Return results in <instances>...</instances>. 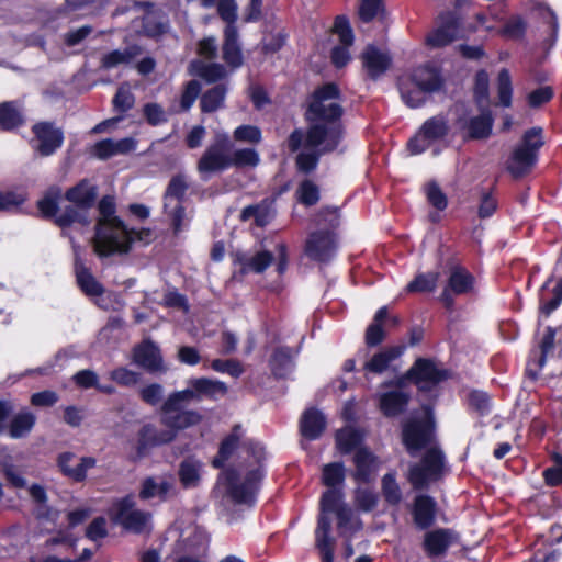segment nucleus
I'll return each mask as SVG.
<instances>
[{
  "label": "nucleus",
  "instance_id": "nucleus-1",
  "mask_svg": "<svg viewBox=\"0 0 562 562\" xmlns=\"http://www.w3.org/2000/svg\"><path fill=\"white\" fill-rule=\"evenodd\" d=\"M342 93L334 81L317 86L307 98L305 120L310 123L305 134V146L321 149L300 153L295 158L300 172L310 175L319 162L323 154L333 153L341 143L345 134L342 116L345 110L336 101L341 100Z\"/></svg>",
  "mask_w": 562,
  "mask_h": 562
},
{
  "label": "nucleus",
  "instance_id": "nucleus-7",
  "mask_svg": "<svg viewBox=\"0 0 562 562\" xmlns=\"http://www.w3.org/2000/svg\"><path fill=\"white\" fill-rule=\"evenodd\" d=\"M423 417H408L401 423V441L409 456H416L428 447L436 438V420L432 407L423 406Z\"/></svg>",
  "mask_w": 562,
  "mask_h": 562
},
{
  "label": "nucleus",
  "instance_id": "nucleus-14",
  "mask_svg": "<svg viewBox=\"0 0 562 562\" xmlns=\"http://www.w3.org/2000/svg\"><path fill=\"white\" fill-rule=\"evenodd\" d=\"M304 252L312 261L330 262L337 252L336 234L329 229L312 232L305 241Z\"/></svg>",
  "mask_w": 562,
  "mask_h": 562
},
{
  "label": "nucleus",
  "instance_id": "nucleus-29",
  "mask_svg": "<svg viewBox=\"0 0 562 562\" xmlns=\"http://www.w3.org/2000/svg\"><path fill=\"white\" fill-rule=\"evenodd\" d=\"M494 117L490 110L469 119L468 133L463 134L464 140L486 139L492 135Z\"/></svg>",
  "mask_w": 562,
  "mask_h": 562
},
{
  "label": "nucleus",
  "instance_id": "nucleus-31",
  "mask_svg": "<svg viewBox=\"0 0 562 562\" xmlns=\"http://www.w3.org/2000/svg\"><path fill=\"white\" fill-rule=\"evenodd\" d=\"M404 351L402 346L386 347L373 355L363 366L366 372L381 374L386 371L392 361L400 358Z\"/></svg>",
  "mask_w": 562,
  "mask_h": 562
},
{
  "label": "nucleus",
  "instance_id": "nucleus-52",
  "mask_svg": "<svg viewBox=\"0 0 562 562\" xmlns=\"http://www.w3.org/2000/svg\"><path fill=\"white\" fill-rule=\"evenodd\" d=\"M362 437L359 431L351 429L346 432H339L336 437L337 449L341 454H349L362 447Z\"/></svg>",
  "mask_w": 562,
  "mask_h": 562
},
{
  "label": "nucleus",
  "instance_id": "nucleus-13",
  "mask_svg": "<svg viewBox=\"0 0 562 562\" xmlns=\"http://www.w3.org/2000/svg\"><path fill=\"white\" fill-rule=\"evenodd\" d=\"M266 474V448L262 443L248 439V507L255 505Z\"/></svg>",
  "mask_w": 562,
  "mask_h": 562
},
{
  "label": "nucleus",
  "instance_id": "nucleus-21",
  "mask_svg": "<svg viewBox=\"0 0 562 562\" xmlns=\"http://www.w3.org/2000/svg\"><path fill=\"white\" fill-rule=\"evenodd\" d=\"M32 130L38 142L36 149L42 156H49L61 146L64 140L63 131L52 123H38Z\"/></svg>",
  "mask_w": 562,
  "mask_h": 562
},
{
  "label": "nucleus",
  "instance_id": "nucleus-23",
  "mask_svg": "<svg viewBox=\"0 0 562 562\" xmlns=\"http://www.w3.org/2000/svg\"><path fill=\"white\" fill-rule=\"evenodd\" d=\"M76 459L75 453L64 452L59 454L57 463L61 473L75 482H82L87 477V471L92 469L97 460L93 457H82L77 464H72Z\"/></svg>",
  "mask_w": 562,
  "mask_h": 562
},
{
  "label": "nucleus",
  "instance_id": "nucleus-10",
  "mask_svg": "<svg viewBox=\"0 0 562 562\" xmlns=\"http://www.w3.org/2000/svg\"><path fill=\"white\" fill-rule=\"evenodd\" d=\"M475 277L459 262L449 265V276L442 289L439 301L448 312L454 311L456 296L469 295L475 291Z\"/></svg>",
  "mask_w": 562,
  "mask_h": 562
},
{
  "label": "nucleus",
  "instance_id": "nucleus-57",
  "mask_svg": "<svg viewBox=\"0 0 562 562\" xmlns=\"http://www.w3.org/2000/svg\"><path fill=\"white\" fill-rule=\"evenodd\" d=\"M227 484V492L236 503H243L246 499V488L244 484H238V475L232 470L227 469L222 474Z\"/></svg>",
  "mask_w": 562,
  "mask_h": 562
},
{
  "label": "nucleus",
  "instance_id": "nucleus-51",
  "mask_svg": "<svg viewBox=\"0 0 562 562\" xmlns=\"http://www.w3.org/2000/svg\"><path fill=\"white\" fill-rule=\"evenodd\" d=\"M296 196L297 201L304 206H313L321 199L319 188L312 180L305 179L299 184Z\"/></svg>",
  "mask_w": 562,
  "mask_h": 562
},
{
  "label": "nucleus",
  "instance_id": "nucleus-4",
  "mask_svg": "<svg viewBox=\"0 0 562 562\" xmlns=\"http://www.w3.org/2000/svg\"><path fill=\"white\" fill-rule=\"evenodd\" d=\"M449 369L439 368L431 358L418 357L402 375L386 381L383 386L403 391L408 383L414 384L419 393H428L438 384L451 379Z\"/></svg>",
  "mask_w": 562,
  "mask_h": 562
},
{
  "label": "nucleus",
  "instance_id": "nucleus-25",
  "mask_svg": "<svg viewBox=\"0 0 562 562\" xmlns=\"http://www.w3.org/2000/svg\"><path fill=\"white\" fill-rule=\"evenodd\" d=\"M326 417L316 407L304 411L300 418V432L305 439L313 441L318 439L326 429Z\"/></svg>",
  "mask_w": 562,
  "mask_h": 562
},
{
  "label": "nucleus",
  "instance_id": "nucleus-34",
  "mask_svg": "<svg viewBox=\"0 0 562 562\" xmlns=\"http://www.w3.org/2000/svg\"><path fill=\"white\" fill-rule=\"evenodd\" d=\"M75 273L79 288L88 296H100L104 293L103 285L92 276L90 270L79 260L75 262Z\"/></svg>",
  "mask_w": 562,
  "mask_h": 562
},
{
  "label": "nucleus",
  "instance_id": "nucleus-38",
  "mask_svg": "<svg viewBox=\"0 0 562 562\" xmlns=\"http://www.w3.org/2000/svg\"><path fill=\"white\" fill-rule=\"evenodd\" d=\"M540 313L549 316L562 303V278H560L552 290L548 289V282L540 290Z\"/></svg>",
  "mask_w": 562,
  "mask_h": 562
},
{
  "label": "nucleus",
  "instance_id": "nucleus-24",
  "mask_svg": "<svg viewBox=\"0 0 562 562\" xmlns=\"http://www.w3.org/2000/svg\"><path fill=\"white\" fill-rule=\"evenodd\" d=\"M409 402V393L392 390L380 394L379 409L384 417L394 418L406 412Z\"/></svg>",
  "mask_w": 562,
  "mask_h": 562
},
{
  "label": "nucleus",
  "instance_id": "nucleus-46",
  "mask_svg": "<svg viewBox=\"0 0 562 562\" xmlns=\"http://www.w3.org/2000/svg\"><path fill=\"white\" fill-rule=\"evenodd\" d=\"M35 416L30 412L16 414L10 422L9 435L12 438H22L31 432L35 425Z\"/></svg>",
  "mask_w": 562,
  "mask_h": 562
},
{
  "label": "nucleus",
  "instance_id": "nucleus-62",
  "mask_svg": "<svg viewBox=\"0 0 562 562\" xmlns=\"http://www.w3.org/2000/svg\"><path fill=\"white\" fill-rule=\"evenodd\" d=\"M334 33L339 36V42L345 45H352L355 41L353 31L349 19L346 15H337L333 26Z\"/></svg>",
  "mask_w": 562,
  "mask_h": 562
},
{
  "label": "nucleus",
  "instance_id": "nucleus-35",
  "mask_svg": "<svg viewBox=\"0 0 562 562\" xmlns=\"http://www.w3.org/2000/svg\"><path fill=\"white\" fill-rule=\"evenodd\" d=\"M169 495H175V485L169 480L162 479L158 482L154 477H147L142 483L139 491L142 499L159 497L161 501H165Z\"/></svg>",
  "mask_w": 562,
  "mask_h": 562
},
{
  "label": "nucleus",
  "instance_id": "nucleus-42",
  "mask_svg": "<svg viewBox=\"0 0 562 562\" xmlns=\"http://www.w3.org/2000/svg\"><path fill=\"white\" fill-rule=\"evenodd\" d=\"M274 215V200L271 198H265L256 205H248V218L254 217L255 224L258 227L267 226Z\"/></svg>",
  "mask_w": 562,
  "mask_h": 562
},
{
  "label": "nucleus",
  "instance_id": "nucleus-39",
  "mask_svg": "<svg viewBox=\"0 0 562 562\" xmlns=\"http://www.w3.org/2000/svg\"><path fill=\"white\" fill-rule=\"evenodd\" d=\"M23 124L22 108L18 102L7 101L0 103V128L13 130Z\"/></svg>",
  "mask_w": 562,
  "mask_h": 562
},
{
  "label": "nucleus",
  "instance_id": "nucleus-40",
  "mask_svg": "<svg viewBox=\"0 0 562 562\" xmlns=\"http://www.w3.org/2000/svg\"><path fill=\"white\" fill-rule=\"evenodd\" d=\"M202 463L193 458L184 459L179 465V480L183 487L191 488L199 485Z\"/></svg>",
  "mask_w": 562,
  "mask_h": 562
},
{
  "label": "nucleus",
  "instance_id": "nucleus-43",
  "mask_svg": "<svg viewBox=\"0 0 562 562\" xmlns=\"http://www.w3.org/2000/svg\"><path fill=\"white\" fill-rule=\"evenodd\" d=\"M467 405L470 412L480 417H485L492 411V398L485 391L471 390L467 395Z\"/></svg>",
  "mask_w": 562,
  "mask_h": 562
},
{
  "label": "nucleus",
  "instance_id": "nucleus-11",
  "mask_svg": "<svg viewBox=\"0 0 562 562\" xmlns=\"http://www.w3.org/2000/svg\"><path fill=\"white\" fill-rule=\"evenodd\" d=\"M110 519L135 533L148 529L151 515L135 508L134 496L128 495L115 501L108 510Z\"/></svg>",
  "mask_w": 562,
  "mask_h": 562
},
{
  "label": "nucleus",
  "instance_id": "nucleus-17",
  "mask_svg": "<svg viewBox=\"0 0 562 562\" xmlns=\"http://www.w3.org/2000/svg\"><path fill=\"white\" fill-rule=\"evenodd\" d=\"M411 81L424 92H439L445 87L441 69L432 63L415 67L411 74Z\"/></svg>",
  "mask_w": 562,
  "mask_h": 562
},
{
  "label": "nucleus",
  "instance_id": "nucleus-55",
  "mask_svg": "<svg viewBox=\"0 0 562 562\" xmlns=\"http://www.w3.org/2000/svg\"><path fill=\"white\" fill-rule=\"evenodd\" d=\"M439 26L442 27L447 33H450L454 40L462 27L463 18L458 11H443L439 14Z\"/></svg>",
  "mask_w": 562,
  "mask_h": 562
},
{
  "label": "nucleus",
  "instance_id": "nucleus-6",
  "mask_svg": "<svg viewBox=\"0 0 562 562\" xmlns=\"http://www.w3.org/2000/svg\"><path fill=\"white\" fill-rule=\"evenodd\" d=\"M344 493L341 488H327L322 493L319 499V514L317 517V527L315 530L316 547L322 555V562L334 561V539L330 537L331 519L330 514H335L340 507H344Z\"/></svg>",
  "mask_w": 562,
  "mask_h": 562
},
{
  "label": "nucleus",
  "instance_id": "nucleus-15",
  "mask_svg": "<svg viewBox=\"0 0 562 562\" xmlns=\"http://www.w3.org/2000/svg\"><path fill=\"white\" fill-rule=\"evenodd\" d=\"M555 334V328L548 326L539 341L538 350H532L530 352L525 369V376L530 382H536L539 379V374L547 363L548 356L552 353L554 349Z\"/></svg>",
  "mask_w": 562,
  "mask_h": 562
},
{
  "label": "nucleus",
  "instance_id": "nucleus-50",
  "mask_svg": "<svg viewBox=\"0 0 562 562\" xmlns=\"http://www.w3.org/2000/svg\"><path fill=\"white\" fill-rule=\"evenodd\" d=\"M139 54L137 47H128L124 50H113L105 54L101 59V66L105 69L114 68L121 64H128Z\"/></svg>",
  "mask_w": 562,
  "mask_h": 562
},
{
  "label": "nucleus",
  "instance_id": "nucleus-53",
  "mask_svg": "<svg viewBox=\"0 0 562 562\" xmlns=\"http://www.w3.org/2000/svg\"><path fill=\"white\" fill-rule=\"evenodd\" d=\"M56 224L60 227L69 226L72 223L88 224L89 220L86 215V210H81L77 205H68L59 212L55 220Z\"/></svg>",
  "mask_w": 562,
  "mask_h": 562
},
{
  "label": "nucleus",
  "instance_id": "nucleus-9",
  "mask_svg": "<svg viewBox=\"0 0 562 562\" xmlns=\"http://www.w3.org/2000/svg\"><path fill=\"white\" fill-rule=\"evenodd\" d=\"M443 469L445 454L442 450L438 447H430L419 462L408 468L406 477L415 492H424L441 479Z\"/></svg>",
  "mask_w": 562,
  "mask_h": 562
},
{
  "label": "nucleus",
  "instance_id": "nucleus-18",
  "mask_svg": "<svg viewBox=\"0 0 562 562\" xmlns=\"http://www.w3.org/2000/svg\"><path fill=\"white\" fill-rule=\"evenodd\" d=\"M360 58L367 78L372 81L380 79L392 66L391 56L372 44L364 48Z\"/></svg>",
  "mask_w": 562,
  "mask_h": 562
},
{
  "label": "nucleus",
  "instance_id": "nucleus-2",
  "mask_svg": "<svg viewBox=\"0 0 562 562\" xmlns=\"http://www.w3.org/2000/svg\"><path fill=\"white\" fill-rule=\"evenodd\" d=\"M243 140H246V125L237 127L233 137L227 134H216L196 162L198 172L210 176L233 167L245 166L246 148L237 145V142Z\"/></svg>",
  "mask_w": 562,
  "mask_h": 562
},
{
  "label": "nucleus",
  "instance_id": "nucleus-20",
  "mask_svg": "<svg viewBox=\"0 0 562 562\" xmlns=\"http://www.w3.org/2000/svg\"><path fill=\"white\" fill-rule=\"evenodd\" d=\"M297 352L289 346H279L273 349L268 366L274 380H286L289 378L295 368Z\"/></svg>",
  "mask_w": 562,
  "mask_h": 562
},
{
  "label": "nucleus",
  "instance_id": "nucleus-64",
  "mask_svg": "<svg viewBox=\"0 0 562 562\" xmlns=\"http://www.w3.org/2000/svg\"><path fill=\"white\" fill-rule=\"evenodd\" d=\"M357 507L366 513L372 512L379 502L378 495L369 488H359L355 494Z\"/></svg>",
  "mask_w": 562,
  "mask_h": 562
},
{
  "label": "nucleus",
  "instance_id": "nucleus-5",
  "mask_svg": "<svg viewBox=\"0 0 562 562\" xmlns=\"http://www.w3.org/2000/svg\"><path fill=\"white\" fill-rule=\"evenodd\" d=\"M543 145L541 127L535 126L526 130L506 160L508 173L514 179H521L529 175L539 160V151Z\"/></svg>",
  "mask_w": 562,
  "mask_h": 562
},
{
  "label": "nucleus",
  "instance_id": "nucleus-61",
  "mask_svg": "<svg viewBox=\"0 0 562 562\" xmlns=\"http://www.w3.org/2000/svg\"><path fill=\"white\" fill-rule=\"evenodd\" d=\"M189 188L188 181L183 175L173 176L166 189L165 201L175 199L180 201Z\"/></svg>",
  "mask_w": 562,
  "mask_h": 562
},
{
  "label": "nucleus",
  "instance_id": "nucleus-58",
  "mask_svg": "<svg viewBox=\"0 0 562 562\" xmlns=\"http://www.w3.org/2000/svg\"><path fill=\"white\" fill-rule=\"evenodd\" d=\"M426 196L428 203L437 211H445L448 206V198L436 181H430L426 186Z\"/></svg>",
  "mask_w": 562,
  "mask_h": 562
},
{
  "label": "nucleus",
  "instance_id": "nucleus-54",
  "mask_svg": "<svg viewBox=\"0 0 562 562\" xmlns=\"http://www.w3.org/2000/svg\"><path fill=\"white\" fill-rule=\"evenodd\" d=\"M551 461L553 465L543 470L542 477L546 485L557 487L562 485V453L553 452Z\"/></svg>",
  "mask_w": 562,
  "mask_h": 562
},
{
  "label": "nucleus",
  "instance_id": "nucleus-45",
  "mask_svg": "<svg viewBox=\"0 0 562 562\" xmlns=\"http://www.w3.org/2000/svg\"><path fill=\"white\" fill-rule=\"evenodd\" d=\"M438 279L439 273L436 271L417 273L406 285V291L408 293H431L437 288Z\"/></svg>",
  "mask_w": 562,
  "mask_h": 562
},
{
  "label": "nucleus",
  "instance_id": "nucleus-49",
  "mask_svg": "<svg viewBox=\"0 0 562 562\" xmlns=\"http://www.w3.org/2000/svg\"><path fill=\"white\" fill-rule=\"evenodd\" d=\"M497 97L499 105L510 108L513 104V83L508 69L503 68L497 75Z\"/></svg>",
  "mask_w": 562,
  "mask_h": 562
},
{
  "label": "nucleus",
  "instance_id": "nucleus-47",
  "mask_svg": "<svg viewBox=\"0 0 562 562\" xmlns=\"http://www.w3.org/2000/svg\"><path fill=\"white\" fill-rule=\"evenodd\" d=\"M381 491L384 501L391 506H397L403 495L394 473H385L381 480Z\"/></svg>",
  "mask_w": 562,
  "mask_h": 562
},
{
  "label": "nucleus",
  "instance_id": "nucleus-60",
  "mask_svg": "<svg viewBox=\"0 0 562 562\" xmlns=\"http://www.w3.org/2000/svg\"><path fill=\"white\" fill-rule=\"evenodd\" d=\"M60 196L59 189H50L48 193L38 201V209L45 217H57L58 212V199Z\"/></svg>",
  "mask_w": 562,
  "mask_h": 562
},
{
  "label": "nucleus",
  "instance_id": "nucleus-16",
  "mask_svg": "<svg viewBox=\"0 0 562 562\" xmlns=\"http://www.w3.org/2000/svg\"><path fill=\"white\" fill-rule=\"evenodd\" d=\"M409 513L417 529L428 530L437 520L438 503L431 495L418 493L414 496Z\"/></svg>",
  "mask_w": 562,
  "mask_h": 562
},
{
  "label": "nucleus",
  "instance_id": "nucleus-26",
  "mask_svg": "<svg viewBox=\"0 0 562 562\" xmlns=\"http://www.w3.org/2000/svg\"><path fill=\"white\" fill-rule=\"evenodd\" d=\"M451 540L450 529L437 528L424 535L423 549L428 558H437L446 554Z\"/></svg>",
  "mask_w": 562,
  "mask_h": 562
},
{
  "label": "nucleus",
  "instance_id": "nucleus-56",
  "mask_svg": "<svg viewBox=\"0 0 562 562\" xmlns=\"http://www.w3.org/2000/svg\"><path fill=\"white\" fill-rule=\"evenodd\" d=\"M272 375L267 373L259 374L248 381V393L258 396L260 401H265L269 396V390L272 387Z\"/></svg>",
  "mask_w": 562,
  "mask_h": 562
},
{
  "label": "nucleus",
  "instance_id": "nucleus-19",
  "mask_svg": "<svg viewBox=\"0 0 562 562\" xmlns=\"http://www.w3.org/2000/svg\"><path fill=\"white\" fill-rule=\"evenodd\" d=\"M352 462L355 464L352 479L362 484L371 483L378 470V457L368 447H360L355 451Z\"/></svg>",
  "mask_w": 562,
  "mask_h": 562
},
{
  "label": "nucleus",
  "instance_id": "nucleus-22",
  "mask_svg": "<svg viewBox=\"0 0 562 562\" xmlns=\"http://www.w3.org/2000/svg\"><path fill=\"white\" fill-rule=\"evenodd\" d=\"M133 361L148 372L166 371L160 350L150 340H145L133 349Z\"/></svg>",
  "mask_w": 562,
  "mask_h": 562
},
{
  "label": "nucleus",
  "instance_id": "nucleus-48",
  "mask_svg": "<svg viewBox=\"0 0 562 562\" xmlns=\"http://www.w3.org/2000/svg\"><path fill=\"white\" fill-rule=\"evenodd\" d=\"M527 27L528 24L526 20L521 15L515 14L508 18L501 27L499 34L505 38L519 41L525 37Z\"/></svg>",
  "mask_w": 562,
  "mask_h": 562
},
{
  "label": "nucleus",
  "instance_id": "nucleus-36",
  "mask_svg": "<svg viewBox=\"0 0 562 562\" xmlns=\"http://www.w3.org/2000/svg\"><path fill=\"white\" fill-rule=\"evenodd\" d=\"M191 387L184 391L194 393V401L200 400L201 396L216 397L224 396L227 393V386L220 381L210 380L206 378L193 379L190 382Z\"/></svg>",
  "mask_w": 562,
  "mask_h": 562
},
{
  "label": "nucleus",
  "instance_id": "nucleus-30",
  "mask_svg": "<svg viewBox=\"0 0 562 562\" xmlns=\"http://www.w3.org/2000/svg\"><path fill=\"white\" fill-rule=\"evenodd\" d=\"M98 195V189L88 180H81L78 184L70 188L66 192V199L70 203L77 205L81 210L92 207Z\"/></svg>",
  "mask_w": 562,
  "mask_h": 562
},
{
  "label": "nucleus",
  "instance_id": "nucleus-44",
  "mask_svg": "<svg viewBox=\"0 0 562 562\" xmlns=\"http://www.w3.org/2000/svg\"><path fill=\"white\" fill-rule=\"evenodd\" d=\"M226 88L224 85H217L206 90L200 100V108L203 113H212L224 105Z\"/></svg>",
  "mask_w": 562,
  "mask_h": 562
},
{
  "label": "nucleus",
  "instance_id": "nucleus-32",
  "mask_svg": "<svg viewBox=\"0 0 562 562\" xmlns=\"http://www.w3.org/2000/svg\"><path fill=\"white\" fill-rule=\"evenodd\" d=\"M225 41L223 44V59L233 68L243 65L241 47L238 43V35L234 25H227L224 31Z\"/></svg>",
  "mask_w": 562,
  "mask_h": 562
},
{
  "label": "nucleus",
  "instance_id": "nucleus-33",
  "mask_svg": "<svg viewBox=\"0 0 562 562\" xmlns=\"http://www.w3.org/2000/svg\"><path fill=\"white\" fill-rule=\"evenodd\" d=\"M240 426H237L233 429V432L225 437L221 445L217 454L212 460V465L216 469H221L225 465V463L231 460L237 452L240 446L241 435Z\"/></svg>",
  "mask_w": 562,
  "mask_h": 562
},
{
  "label": "nucleus",
  "instance_id": "nucleus-59",
  "mask_svg": "<svg viewBox=\"0 0 562 562\" xmlns=\"http://www.w3.org/2000/svg\"><path fill=\"white\" fill-rule=\"evenodd\" d=\"M265 20V31L274 29V14H270L268 18L267 14H263L262 11V0H249L248 3V23L249 22H259Z\"/></svg>",
  "mask_w": 562,
  "mask_h": 562
},
{
  "label": "nucleus",
  "instance_id": "nucleus-41",
  "mask_svg": "<svg viewBox=\"0 0 562 562\" xmlns=\"http://www.w3.org/2000/svg\"><path fill=\"white\" fill-rule=\"evenodd\" d=\"M346 480V468L342 462H330L322 468V483L327 488H342Z\"/></svg>",
  "mask_w": 562,
  "mask_h": 562
},
{
  "label": "nucleus",
  "instance_id": "nucleus-27",
  "mask_svg": "<svg viewBox=\"0 0 562 562\" xmlns=\"http://www.w3.org/2000/svg\"><path fill=\"white\" fill-rule=\"evenodd\" d=\"M134 147L135 142L132 138H123L119 140L108 138L91 146L90 154L95 158L105 160L115 155L127 154L133 150Z\"/></svg>",
  "mask_w": 562,
  "mask_h": 562
},
{
  "label": "nucleus",
  "instance_id": "nucleus-28",
  "mask_svg": "<svg viewBox=\"0 0 562 562\" xmlns=\"http://www.w3.org/2000/svg\"><path fill=\"white\" fill-rule=\"evenodd\" d=\"M175 430L157 429L151 424L144 425L138 432V451L142 452L151 447L170 443L175 440Z\"/></svg>",
  "mask_w": 562,
  "mask_h": 562
},
{
  "label": "nucleus",
  "instance_id": "nucleus-37",
  "mask_svg": "<svg viewBox=\"0 0 562 562\" xmlns=\"http://www.w3.org/2000/svg\"><path fill=\"white\" fill-rule=\"evenodd\" d=\"M190 68L194 76L200 77L209 83L220 81L227 76L225 67L217 63H206L196 59L191 61Z\"/></svg>",
  "mask_w": 562,
  "mask_h": 562
},
{
  "label": "nucleus",
  "instance_id": "nucleus-12",
  "mask_svg": "<svg viewBox=\"0 0 562 562\" xmlns=\"http://www.w3.org/2000/svg\"><path fill=\"white\" fill-rule=\"evenodd\" d=\"M450 131L448 120L445 115L438 114L427 119L418 132L408 139L407 150L412 155L425 153L429 146L448 136Z\"/></svg>",
  "mask_w": 562,
  "mask_h": 562
},
{
  "label": "nucleus",
  "instance_id": "nucleus-8",
  "mask_svg": "<svg viewBox=\"0 0 562 562\" xmlns=\"http://www.w3.org/2000/svg\"><path fill=\"white\" fill-rule=\"evenodd\" d=\"M194 401V393L191 391H177L167 397L161 406L160 423L169 430H175V438L178 431L198 425L202 415L193 409H183L190 402Z\"/></svg>",
  "mask_w": 562,
  "mask_h": 562
},
{
  "label": "nucleus",
  "instance_id": "nucleus-63",
  "mask_svg": "<svg viewBox=\"0 0 562 562\" xmlns=\"http://www.w3.org/2000/svg\"><path fill=\"white\" fill-rule=\"evenodd\" d=\"M490 93V79L486 70L481 69L475 74L473 97L476 103L487 100Z\"/></svg>",
  "mask_w": 562,
  "mask_h": 562
},
{
  "label": "nucleus",
  "instance_id": "nucleus-3",
  "mask_svg": "<svg viewBox=\"0 0 562 562\" xmlns=\"http://www.w3.org/2000/svg\"><path fill=\"white\" fill-rule=\"evenodd\" d=\"M100 218L95 226L92 239L94 252L99 257H109L114 254L128 252L127 228L123 222L114 216L115 202L110 195L103 196L98 205Z\"/></svg>",
  "mask_w": 562,
  "mask_h": 562
}]
</instances>
